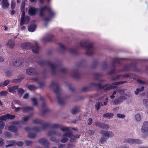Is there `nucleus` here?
Listing matches in <instances>:
<instances>
[{
    "instance_id": "obj_39",
    "label": "nucleus",
    "mask_w": 148,
    "mask_h": 148,
    "mask_svg": "<svg viewBox=\"0 0 148 148\" xmlns=\"http://www.w3.org/2000/svg\"><path fill=\"white\" fill-rule=\"evenodd\" d=\"M51 127L53 128H58L60 127V125L59 124H52Z\"/></svg>"
},
{
    "instance_id": "obj_60",
    "label": "nucleus",
    "mask_w": 148,
    "mask_h": 148,
    "mask_svg": "<svg viewBox=\"0 0 148 148\" xmlns=\"http://www.w3.org/2000/svg\"><path fill=\"white\" fill-rule=\"evenodd\" d=\"M25 1H23L21 4V8L22 10H24L25 9Z\"/></svg>"
},
{
    "instance_id": "obj_9",
    "label": "nucleus",
    "mask_w": 148,
    "mask_h": 148,
    "mask_svg": "<svg viewBox=\"0 0 148 148\" xmlns=\"http://www.w3.org/2000/svg\"><path fill=\"white\" fill-rule=\"evenodd\" d=\"M141 132L145 133L147 134H148V122L147 121L144 122L142 126L141 130Z\"/></svg>"
},
{
    "instance_id": "obj_63",
    "label": "nucleus",
    "mask_w": 148,
    "mask_h": 148,
    "mask_svg": "<svg viewBox=\"0 0 148 148\" xmlns=\"http://www.w3.org/2000/svg\"><path fill=\"white\" fill-rule=\"evenodd\" d=\"M92 122V119L91 118L88 119V125H90L91 124Z\"/></svg>"
},
{
    "instance_id": "obj_17",
    "label": "nucleus",
    "mask_w": 148,
    "mask_h": 148,
    "mask_svg": "<svg viewBox=\"0 0 148 148\" xmlns=\"http://www.w3.org/2000/svg\"><path fill=\"white\" fill-rule=\"evenodd\" d=\"M15 44V41L14 40H10L8 41L6 44L7 47L10 48H13Z\"/></svg>"
},
{
    "instance_id": "obj_57",
    "label": "nucleus",
    "mask_w": 148,
    "mask_h": 148,
    "mask_svg": "<svg viewBox=\"0 0 148 148\" xmlns=\"http://www.w3.org/2000/svg\"><path fill=\"white\" fill-rule=\"evenodd\" d=\"M8 119H13L15 117V115H11L9 114H8Z\"/></svg>"
},
{
    "instance_id": "obj_25",
    "label": "nucleus",
    "mask_w": 148,
    "mask_h": 148,
    "mask_svg": "<svg viewBox=\"0 0 148 148\" xmlns=\"http://www.w3.org/2000/svg\"><path fill=\"white\" fill-rule=\"evenodd\" d=\"M8 130L12 132H16L18 131V129L15 126H11L9 127Z\"/></svg>"
},
{
    "instance_id": "obj_13",
    "label": "nucleus",
    "mask_w": 148,
    "mask_h": 148,
    "mask_svg": "<svg viewBox=\"0 0 148 148\" xmlns=\"http://www.w3.org/2000/svg\"><path fill=\"white\" fill-rule=\"evenodd\" d=\"M18 87L17 85L11 86L8 88V90L9 92L14 94L16 93Z\"/></svg>"
},
{
    "instance_id": "obj_2",
    "label": "nucleus",
    "mask_w": 148,
    "mask_h": 148,
    "mask_svg": "<svg viewBox=\"0 0 148 148\" xmlns=\"http://www.w3.org/2000/svg\"><path fill=\"white\" fill-rule=\"evenodd\" d=\"M80 47H85L86 49V53L88 55L92 54L94 53L92 43L88 40H84L81 41L79 43Z\"/></svg>"
},
{
    "instance_id": "obj_34",
    "label": "nucleus",
    "mask_w": 148,
    "mask_h": 148,
    "mask_svg": "<svg viewBox=\"0 0 148 148\" xmlns=\"http://www.w3.org/2000/svg\"><path fill=\"white\" fill-rule=\"evenodd\" d=\"M110 128L109 125L108 124L102 123L101 128L103 129L108 130Z\"/></svg>"
},
{
    "instance_id": "obj_7",
    "label": "nucleus",
    "mask_w": 148,
    "mask_h": 148,
    "mask_svg": "<svg viewBox=\"0 0 148 148\" xmlns=\"http://www.w3.org/2000/svg\"><path fill=\"white\" fill-rule=\"evenodd\" d=\"M73 136V134L71 132L66 133L63 135V137L61 140L60 141L63 143H66L69 140L68 137L71 138Z\"/></svg>"
},
{
    "instance_id": "obj_44",
    "label": "nucleus",
    "mask_w": 148,
    "mask_h": 148,
    "mask_svg": "<svg viewBox=\"0 0 148 148\" xmlns=\"http://www.w3.org/2000/svg\"><path fill=\"white\" fill-rule=\"evenodd\" d=\"M73 76L75 78H77L78 76V73L77 71H75L73 73Z\"/></svg>"
},
{
    "instance_id": "obj_35",
    "label": "nucleus",
    "mask_w": 148,
    "mask_h": 148,
    "mask_svg": "<svg viewBox=\"0 0 148 148\" xmlns=\"http://www.w3.org/2000/svg\"><path fill=\"white\" fill-rule=\"evenodd\" d=\"M144 88L143 86L141 87V88H137L136 91H135V93L136 95H137L138 93L142 91Z\"/></svg>"
},
{
    "instance_id": "obj_15",
    "label": "nucleus",
    "mask_w": 148,
    "mask_h": 148,
    "mask_svg": "<svg viewBox=\"0 0 148 148\" xmlns=\"http://www.w3.org/2000/svg\"><path fill=\"white\" fill-rule=\"evenodd\" d=\"M39 10V9L38 8H35L30 7L29 8L28 13L29 15L32 16L35 15L36 12Z\"/></svg>"
},
{
    "instance_id": "obj_11",
    "label": "nucleus",
    "mask_w": 148,
    "mask_h": 148,
    "mask_svg": "<svg viewBox=\"0 0 148 148\" xmlns=\"http://www.w3.org/2000/svg\"><path fill=\"white\" fill-rule=\"evenodd\" d=\"M126 99V97L124 96H120L117 99L114 101L113 104L114 105L119 104Z\"/></svg>"
},
{
    "instance_id": "obj_42",
    "label": "nucleus",
    "mask_w": 148,
    "mask_h": 148,
    "mask_svg": "<svg viewBox=\"0 0 148 148\" xmlns=\"http://www.w3.org/2000/svg\"><path fill=\"white\" fill-rule=\"evenodd\" d=\"M31 100L33 105L34 106H37V105L38 103L36 98H33L31 99Z\"/></svg>"
},
{
    "instance_id": "obj_48",
    "label": "nucleus",
    "mask_w": 148,
    "mask_h": 148,
    "mask_svg": "<svg viewBox=\"0 0 148 148\" xmlns=\"http://www.w3.org/2000/svg\"><path fill=\"white\" fill-rule=\"evenodd\" d=\"M4 135L5 137L8 138H10L11 136V134L8 132H5L4 133Z\"/></svg>"
},
{
    "instance_id": "obj_45",
    "label": "nucleus",
    "mask_w": 148,
    "mask_h": 148,
    "mask_svg": "<svg viewBox=\"0 0 148 148\" xmlns=\"http://www.w3.org/2000/svg\"><path fill=\"white\" fill-rule=\"evenodd\" d=\"M8 92L7 91L5 90L2 91L0 92V96H6Z\"/></svg>"
},
{
    "instance_id": "obj_24",
    "label": "nucleus",
    "mask_w": 148,
    "mask_h": 148,
    "mask_svg": "<svg viewBox=\"0 0 148 148\" xmlns=\"http://www.w3.org/2000/svg\"><path fill=\"white\" fill-rule=\"evenodd\" d=\"M35 71V69L33 68H29L26 70L27 73L29 75L33 74Z\"/></svg>"
},
{
    "instance_id": "obj_33",
    "label": "nucleus",
    "mask_w": 148,
    "mask_h": 148,
    "mask_svg": "<svg viewBox=\"0 0 148 148\" xmlns=\"http://www.w3.org/2000/svg\"><path fill=\"white\" fill-rule=\"evenodd\" d=\"M61 130L63 132H66L67 133L68 132H71L69 130V128L68 127H63L61 128Z\"/></svg>"
},
{
    "instance_id": "obj_5",
    "label": "nucleus",
    "mask_w": 148,
    "mask_h": 148,
    "mask_svg": "<svg viewBox=\"0 0 148 148\" xmlns=\"http://www.w3.org/2000/svg\"><path fill=\"white\" fill-rule=\"evenodd\" d=\"M50 87L56 94H58L60 91V89L58 84L56 82H52L50 85Z\"/></svg>"
},
{
    "instance_id": "obj_61",
    "label": "nucleus",
    "mask_w": 148,
    "mask_h": 148,
    "mask_svg": "<svg viewBox=\"0 0 148 148\" xmlns=\"http://www.w3.org/2000/svg\"><path fill=\"white\" fill-rule=\"evenodd\" d=\"M40 100L41 101H42L43 102H44L42 105V106L44 107L45 105V100L44 98L42 97H41L40 98Z\"/></svg>"
},
{
    "instance_id": "obj_6",
    "label": "nucleus",
    "mask_w": 148,
    "mask_h": 148,
    "mask_svg": "<svg viewBox=\"0 0 148 148\" xmlns=\"http://www.w3.org/2000/svg\"><path fill=\"white\" fill-rule=\"evenodd\" d=\"M47 63L48 65L50 67L51 73L52 75L56 74L57 72V65L52 63L50 61H48Z\"/></svg>"
},
{
    "instance_id": "obj_28",
    "label": "nucleus",
    "mask_w": 148,
    "mask_h": 148,
    "mask_svg": "<svg viewBox=\"0 0 148 148\" xmlns=\"http://www.w3.org/2000/svg\"><path fill=\"white\" fill-rule=\"evenodd\" d=\"M107 139L108 138L107 137L103 135L100 139V143L101 144H103L106 142Z\"/></svg>"
},
{
    "instance_id": "obj_12",
    "label": "nucleus",
    "mask_w": 148,
    "mask_h": 148,
    "mask_svg": "<svg viewBox=\"0 0 148 148\" xmlns=\"http://www.w3.org/2000/svg\"><path fill=\"white\" fill-rule=\"evenodd\" d=\"M23 63V60L20 59L14 60L12 62V64L15 66L18 67L21 65Z\"/></svg>"
},
{
    "instance_id": "obj_37",
    "label": "nucleus",
    "mask_w": 148,
    "mask_h": 148,
    "mask_svg": "<svg viewBox=\"0 0 148 148\" xmlns=\"http://www.w3.org/2000/svg\"><path fill=\"white\" fill-rule=\"evenodd\" d=\"M135 118L136 121H140L141 119V117L140 114H136L135 116Z\"/></svg>"
},
{
    "instance_id": "obj_64",
    "label": "nucleus",
    "mask_w": 148,
    "mask_h": 148,
    "mask_svg": "<svg viewBox=\"0 0 148 148\" xmlns=\"http://www.w3.org/2000/svg\"><path fill=\"white\" fill-rule=\"evenodd\" d=\"M50 140L51 141H52L53 142H57L58 141L57 140L56 138L54 137H51L50 139Z\"/></svg>"
},
{
    "instance_id": "obj_20",
    "label": "nucleus",
    "mask_w": 148,
    "mask_h": 148,
    "mask_svg": "<svg viewBox=\"0 0 148 148\" xmlns=\"http://www.w3.org/2000/svg\"><path fill=\"white\" fill-rule=\"evenodd\" d=\"M58 101L59 103L61 105H63L65 103L64 99L60 95L57 96Z\"/></svg>"
},
{
    "instance_id": "obj_51",
    "label": "nucleus",
    "mask_w": 148,
    "mask_h": 148,
    "mask_svg": "<svg viewBox=\"0 0 148 148\" xmlns=\"http://www.w3.org/2000/svg\"><path fill=\"white\" fill-rule=\"evenodd\" d=\"M21 79L18 78L13 79L12 81V82L13 83H19L21 82Z\"/></svg>"
},
{
    "instance_id": "obj_43",
    "label": "nucleus",
    "mask_w": 148,
    "mask_h": 148,
    "mask_svg": "<svg viewBox=\"0 0 148 148\" xmlns=\"http://www.w3.org/2000/svg\"><path fill=\"white\" fill-rule=\"evenodd\" d=\"M32 115V114H31L29 115L28 116H25L23 118V121L24 122H26L27 121L29 118Z\"/></svg>"
},
{
    "instance_id": "obj_10",
    "label": "nucleus",
    "mask_w": 148,
    "mask_h": 148,
    "mask_svg": "<svg viewBox=\"0 0 148 148\" xmlns=\"http://www.w3.org/2000/svg\"><path fill=\"white\" fill-rule=\"evenodd\" d=\"M33 45L30 42H25L21 45V47L22 49H29L32 47Z\"/></svg>"
},
{
    "instance_id": "obj_32",
    "label": "nucleus",
    "mask_w": 148,
    "mask_h": 148,
    "mask_svg": "<svg viewBox=\"0 0 148 148\" xmlns=\"http://www.w3.org/2000/svg\"><path fill=\"white\" fill-rule=\"evenodd\" d=\"M28 88L31 90H34L36 89L37 88L34 85H30L27 86Z\"/></svg>"
},
{
    "instance_id": "obj_41",
    "label": "nucleus",
    "mask_w": 148,
    "mask_h": 148,
    "mask_svg": "<svg viewBox=\"0 0 148 148\" xmlns=\"http://www.w3.org/2000/svg\"><path fill=\"white\" fill-rule=\"evenodd\" d=\"M18 92L21 95H22L24 92L25 90L22 88H18L17 89Z\"/></svg>"
},
{
    "instance_id": "obj_3",
    "label": "nucleus",
    "mask_w": 148,
    "mask_h": 148,
    "mask_svg": "<svg viewBox=\"0 0 148 148\" xmlns=\"http://www.w3.org/2000/svg\"><path fill=\"white\" fill-rule=\"evenodd\" d=\"M97 100H101L103 102V104L102 102H97L95 105V107L97 110H98L100 108L101 106H103V105L106 106L107 104L108 101V99L105 96H100L99 95H96Z\"/></svg>"
},
{
    "instance_id": "obj_23",
    "label": "nucleus",
    "mask_w": 148,
    "mask_h": 148,
    "mask_svg": "<svg viewBox=\"0 0 148 148\" xmlns=\"http://www.w3.org/2000/svg\"><path fill=\"white\" fill-rule=\"evenodd\" d=\"M21 109L25 112H26L33 110V108L30 107H23L21 108Z\"/></svg>"
},
{
    "instance_id": "obj_4",
    "label": "nucleus",
    "mask_w": 148,
    "mask_h": 148,
    "mask_svg": "<svg viewBox=\"0 0 148 148\" xmlns=\"http://www.w3.org/2000/svg\"><path fill=\"white\" fill-rule=\"evenodd\" d=\"M47 10L49 11L50 16L51 17H52L54 15V12L51 11L50 7L45 6L40 8V16H43L44 14V11Z\"/></svg>"
},
{
    "instance_id": "obj_56",
    "label": "nucleus",
    "mask_w": 148,
    "mask_h": 148,
    "mask_svg": "<svg viewBox=\"0 0 148 148\" xmlns=\"http://www.w3.org/2000/svg\"><path fill=\"white\" fill-rule=\"evenodd\" d=\"M36 134H35L30 133L28 135V137L30 138H33L35 137Z\"/></svg>"
},
{
    "instance_id": "obj_55",
    "label": "nucleus",
    "mask_w": 148,
    "mask_h": 148,
    "mask_svg": "<svg viewBox=\"0 0 148 148\" xmlns=\"http://www.w3.org/2000/svg\"><path fill=\"white\" fill-rule=\"evenodd\" d=\"M10 81L8 79H6L3 82V86H5L8 85L10 83Z\"/></svg>"
},
{
    "instance_id": "obj_54",
    "label": "nucleus",
    "mask_w": 148,
    "mask_h": 148,
    "mask_svg": "<svg viewBox=\"0 0 148 148\" xmlns=\"http://www.w3.org/2000/svg\"><path fill=\"white\" fill-rule=\"evenodd\" d=\"M118 92H119L120 94L121 95L124 94L125 95L124 90L123 89H118L117 90Z\"/></svg>"
},
{
    "instance_id": "obj_19",
    "label": "nucleus",
    "mask_w": 148,
    "mask_h": 148,
    "mask_svg": "<svg viewBox=\"0 0 148 148\" xmlns=\"http://www.w3.org/2000/svg\"><path fill=\"white\" fill-rule=\"evenodd\" d=\"M128 141L130 144L141 143H142V142L140 140L135 139H129L128 140Z\"/></svg>"
},
{
    "instance_id": "obj_62",
    "label": "nucleus",
    "mask_w": 148,
    "mask_h": 148,
    "mask_svg": "<svg viewBox=\"0 0 148 148\" xmlns=\"http://www.w3.org/2000/svg\"><path fill=\"white\" fill-rule=\"evenodd\" d=\"M143 103L145 106H147L148 104V99H144L143 100Z\"/></svg>"
},
{
    "instance_id": "obj_18",
    "label": "nucleus",
    "mask_w": 148,
    "mask_h": 148,
    "mask_svg": "<svg viewBox=\"0 0 148 148\" xmlns=\"http://www.w3.org/2000/svg\"><path fill=\"white\" fill-rule=\"evenodd\" d=\"M53 37L54 36L53 34H49L42 38V40L45 41H50L53 39Z\"/></svg>"
},
{
    "instance_id": "obj_14",
    "label": "nucleus",
    "mask_w": 148,
    "mask_h": 148,
    "mask_svg": "<svg viewBox=\"0 0 148 148\" xmlns=\"http://www.w3.org/2000/svg\"><path fill=\"white\" fill-rule=\"evenodd\" d=\"M49 125V123H46L44 124L42 126V128H39L36 127H35L33 128V130L36 132H39L42 129L44 130L48 127Z\"/></svg>"
},
{
    "instance_id": "obj_40",
    "label": "nucleus",
    "mask_w": 148,
    "mask_h": 148,
    "mask_svg": "<svg viewBox=\"0 0 148 148\" xmlns=\"http://www.w3.org/2000/svg\"><path fill=\"white\" fill-rule=\"evenodd\" d=\"M25 142L27 146H30L32 145L33 143V142L30 140H25Z\"/></svg>"
},
{
    "instance_id": "obj_16",
    "label": "nucleus",
    "mask_w": 148,
    "mask_h": 148,
    "mask_svg": "<svg viewBox=\"0 0 148 148\" xmlns=\"http://www.w3.org/2000/svg\"><path fill=\"white\" fill-rule=\"evenodd\" d=\"M38 142L44 146L49 145L50 144L47 139L45 138H41L39 139Z\"/></svg>"
},
{
    "instance_id": "obj_31",
    "label": "nucleus",
    "mask_w": 148,
    "mask_h": 148,
    "mask_svg": "<svg viewBox=\"0 0 148 148\" xmlns=\"http://www.w3.org/2000/svg\"><path fill=\"white\" fill-rule=\"evenodd\" d=\"M53 135H61V134L60 133L57 134L55 132L52 130L49 131L48 133V135L49 136H51Z\"/></svg>"
},
{
    "instance_id": "obj_50",
    "label": "nucleus",
    "mask_w": 148,
    "mask_h": 148,
    "mask_svg": "<svg viewBox=\"0 0 148 148\" xmlns=\"http://www.w3.org/2000/svg\"><path fill=\"white\" fill-rule=\"evenodd\" d=\"M33 122L35 123H40L42 122V121L39 119H36L33 120Z\"/></svg>"
},
{
    "instance_id": "obj_27",
    "label": "nucleus",
    "mask_w": 148,
    "mask_h": 148,
    "mask_svg": "<svg viewBox=\"0 0 148 148\" xmlns=\"http://www.w3.org/2000/svg\"><path fill=\"white\" fill-rule=\"evenodd\" d=\"M22 14L21 15V20L20 22V25L21 26H22L24 24V21H23V19H24L25 18V12L23 10H22Z\"/></svg>"
},
{
    "instance_id": "obj_21",
    "label": "nucleus",
    "mask_w": 148,
    "mask_h": 148,
    "mask_svg": "<svg viewBox=\"0 0 148 148\" xmlns=\"http://www.w3.org/2000/svg\"><path fill=\"white\" fill-rule=\"evenodd\" d=\"M8 0H2V6L4 9H6L8 8L9 5V3L8 1Z\"/></svg>"
},
{
    "instance_id": "obj_30",
    "label": "nucleus",
    "mask_w": 148,
    "mask_h": 148,
    "mask_svg": "<svg viewBox=\"0 0 148 148\" xmlns=\"http://www.w3.org/2000/svg\"><path fill=\"white\" fill-rule=\"evenodd\" d=\"M36 47H32V50L35 53H37L38 52V51H39V48L38 47L37 45V42H36ZM33 47V46L32 47Z\"/></svg>"
},
{
    "instance_id": "obj_49",
    "label": "nucleus",
    "mask_w": 148,
    "mask_h": 148,
    "mask_svg": "<svg viewBox=\"0 0 148 148\" xmlns=\"http://www.w3.org/2000/svg\"><path fill=\"white\" fill-rule=\"evenodd\" d=\"M117 117L118 118L123 119L125 117V116L123 114H118L116 115Z\"/></svg>"
},
{
    "instance_id": "obj_8",
    "label": "nucleus",
    "mask_w": 148,
    "mask_h": 148,
    "mask_svg": "<svg viewBox=\"0 0 148 148\" xmlns=\"http://www.w3.org/2000/svg\"><path fill=\"white\" fill-rule=\"evenodd\" d=\"M100 132L101 134L105 136L108 138L109 137H113L114 135V133L112 131H104L102 130Z\"/></svg>"
},
{
    "instance_id": "obj_46",
    "label": "nucleus",
    "mask_w": 148,
    "mask_h": 148,
    "mask_svg": "<svg viewBox=\"0 0 148 148\" xmlns=\"http://www.w3.org/2000/svg\"><path fill=\"white\" fill-rule=\"evenodd\" d=\"M16 6V2L14 0H12L11 3V8L12 9H14Z\"/></svg>"
},
{
    "instance_id": "obj_53",
    "label": "nucleus",
    "mask_w": 148,
    "mask_h": 148,
    "mask_svg": "<svg viewBox=\"0 0 148 148\" xmlns=\"http://www.w3.org/2000/svg\"><path fill=\"white\" fill-rule=\"evenodd\" d=\"M5 125V123L3 121H0V128L3 129Z\"/></svg>"
},
{
    "instance_id": "obj_36",
    "label": "nucleus",
    "mask_w": 148,
    "mask_h": 148,
    "mask_svg": "<svg viewBox=\"0 0 148 148\" xmlns=\"http://www.w3.org/2000/svg\"><path fill=\"white\" fill-rule=\"evenodd\" d=\"M7 143L9 144V145H11V146L15 145L16 143L15 141L14 140H8L7 141Z\"/></svg>"
},
{
    "instance_id": "obj_1",
    "label": "nucleus",
    "mask_w": 148,
    "mask_h": 148,
    "mask_svg": "<svg viewBox=\"0 0 148 148\" xmlns=\"http://www.w3.org/2000/svg\"><path fill=\"white\" fill-rule=\"evenodd\" d=\"M126 82L125 81L120 82H116L113 83L110 85H105L104 86H102L100 84L95 82L91 83L88 86L82 88V91H86L90 90V88L94 87H97L100 89H103L106 90H109L115 88L116 86L124 84Z\"/></svg>"
},
{
    "instance_id": "obj_29",
    "label": "nucleus",
    "mask_w": 148,
    "mask_h": 148,
    "mask_svg": "<svg viewBox=\"0 0 148 148\" xmlns=\"http://www.w3.org/2000/svg\"><path fill=\"white\" fill-rule=\"evenodd\" d=\"M113 116V114L108 113L104 114L103 115V117H107L108 119H110L112 118Z\"/></svg>"
},
{
    "instance_id": "obj_38",
    "label": "nucleus",
    "mask_w": 148,
    "mask_h": 148,
    "mask_svg": "<svg viewBox=\"0 0 148 148\" xmlns=\"http://www.w3.org/2000/svg\"><path fill=\"white\" fill-rule=\"evenodd\" d=\"M79 111V109L77 108H75L72 110L71 112L73 114H75Z\"/></svg>"
},
{
    "instance_id": "obj_22",
    "label": "nucleus",
    "mask_w": 148,
    "mask_h": 148,
    "mask_svg": "<svg viewBox=\"0 0 148 148\" xmlns=\"http://www.w3.org/2000/svg\"><path fill=\"white\" fill-rule=\"evenodd\" d=\"M65 50L66 47L63 45L61 44H59V48L58 49L59 52L63 53L65 51Z\"/></svg>"
},
{
    "instance_id": "obj_52",
    "label": "nucleus",
    "mask_w": 148,
    "mask_h": 148,
    "mask_svg": "<svg viewBox=\"0 0 148 148\" xmlns=\"http://www.w3.org/2000/svg\"><path fill=\"white\" fill-rule=\"evenodd\" d=\"M8 114L6 115H4L3 116H1L0 117V120H6V119H8Z\"/></svg>"
},
{
    "instance_id": "obj_47",
    "label": "nucleus",
    "mask_w": 148,
    "mask_h": 148,
    "mask_svg": "<svg viewBox=\"0 0 148 148\" xmlns=\"http://www.w3.org/2000/svg\"><path fill=\"white\" fill-rule=\"evenodd\" d=\"M29 17L28 16H26L24 18V19H23V21H24V23H28L29 21Z\"/></svg>"
},
{
    "instance_id": "obj_26",
    "label": "nucleus",
    "mask_w": 148,
    "mask_h": 148,
    "mask_svg": "<svg viewBox=\"0 0 148 148\" xmlns=\"http://www.w3.org/2000/svg\"><path fill=\"white\" fill-rule=\"evenodd\" d=\"M36 27V26L35 25H32L29 27L28 29L30 32H33L35 31Z\"/></svg>"
},
{
    "instance_id": "obj_59",
    "label": "nucleus",
    "mask_w": 148,
    "mask_h": 148,
    "mask_svg": "<svg viewBox=\"0 0 148 148\" xmlns=\"http://www.w3.org/2000/svg\"><path fill=\"white\" fill-rule=\"evenodd\" d=\"M102 123L99 122H96L95 123V124L96 126H98L101 128Z\"/></svg>"
},
{
    "instance_id": "obj_58",
    "label": "nucleus",
    "mask_w": 148,
    "mask_h": 148,
    "mask_svg": "<svg viewBox=\"0 0 148 148\" xmlns=\"http://www.w3.org/2000/svg\"><path fill=\"white\" fill-rule=\"evenodd\" d=\"M16 144L18 146H21L23 145V142L21 141H19L16 143Z\"/></svg>"
}]
</instances>
